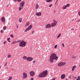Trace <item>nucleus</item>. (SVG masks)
Wrapping results in <instances>:
<instances>
[{
	"label": "nucleus",
	"mask_w": 80,
	"mask_h": 80,
	"mask_svg": "<svg viewBox=\"0 0 80 80\" xmlns=\"http://www.w3.org/2000/svg\"><path fill=\"white\" fill-rule=\"evenodd\" d=\"M0 68H1V66H0Z\"/></svg>",
	"instance_id": "obj_51"
},
{
	"label": "nucleus",
	"mask_w": 80,
	"mask_h": 80,
	"mask_svg": "<svg viewBox=\"0 0 80 80\" xmlns=\"http://www.w3.org/2000/svg\"><path fill=\"white\" fill-rule=\"evenodd\" d=\"M54 13H55V10H54Z\"/></svg>",
	"instance_id": "obj_52"
},
{
	"label": "nucleus",
	"mask_w": 80,
	"mask_h": 80,
	"mask_svg": "<svg viewBox=\"0 0 80 80\" xmlns=\"http://www.w3.org/2000/svg\"><path fill=\"white\" fill-rule=\"evenodd\" d=\"M72 30H74V29L72 28Z\"/></svg>",
	"instance_id": "obj_48"
},
{
	"label": "nucleus",
	"mask_w": 80,
	"mask_h": 80,
	"mask_svg": "<svg viewBox=\"0 0 80 80\" xmlns=\"http://www.w3.org/2000/svg\"><path fill=\"white\" fill-rule=\"evenodd\" d=\"M29 24H30V23L28 22L25 25V27H27V26H28V25H29Z\"/></svg>",
	"instance_id": "obj_19"
},
{
	"label": "nucleus",
	"mask_w": 80,
	"mask_h": 80,
	"mask_svg": "<svg viewBox=\"0 0 80 80\" xmlns=\"http://www.w3.org/2000/svg\"><path fill=\"white\" fill-rule=\"evenodd\" d=\"M76 58V56H72V58Z\"/></svg>",
	"instance_id": "obj_28"
},
{
	"label": "nucleus",
	"mask_w": 80,
	"mask_h": 80,
	"mask_svg": "<svg viewBox=\"0 0 80 80\" xmlns=\"http://www.w3.org/2000/svg\"><path fill=\"white\" fill-rule=\"evenodd\" d=\"M66 8H67V7L66 6V5L62 6V9H66Z\"/></svg>",
	"instance_id": "obj_21"
},
{
	"label": "nucleus",
	"mask_w": 80,
	"mask_h": 80,
	"mask_svg": "<svg viewBox=\"0 0 80 80\" xmlns=\"http://www.w3.org/2000/svg\"><path fill=\"white\" fill-rule=\"evenodd\" d=\"M32 33H34V31H33L32 32Z\"/></svg>",
	"instance_id": "obj_39"
},
{
	"label": "nucleus",
	"mask_w": 80,
	"mask_h": 80,
	"mask_svg": "<svg viewBox=\"0 0 80 80\" xmlns=\"http://www.w3.org/2000/svg\"><path fill=\"white\" fill-rule=\"evenodd\" d=\"M3 31H1V33H3Z\"/></svg>",
	"instance_id": "obj_38"
},
{
	"label": "nucleus",
	"mask_w": 80,
	"mask_h": 80,
	"mask_svg": "<svg viewBox=\"0 0 80 80\" xmlns=\"http://www.w3.org/2000/svg\"><path fill=\"white\" fill-rule=\"evenodd\" d=\"M5 43H6V41H5L3 42L4 45H5Z\"/></svg>",
	"instance_id": "obj_35"
},
{
	"label": "nucleus",
	"mask_w": 80,
	"mask_h": 80,
	"mask_svg": "<svg viewBox=\"0 0 80 80\" xmlns=\"http://www.w3.org/2000/svg\"><path fill=\"white\" fill-rule=\"evenodd\" d=\"M74 78H77V77H75Z\"/></svg>",
	"instance_id": "obj_50"
},
{
	"label": "nucleus",
	"mask_w": 80,
	"mask_h": 80,
	"mask_svg": "<svg viewBox=\"0 0 80 80\" xmlns=\"http://www.w3.org/2000/svg\"><path fill=\"white\" fill-rule=\"evenodd\" d=\"M11 37L12 38H13V35L12 34L11 35Z\"/></svg>",
	"instance_id": "obj_33"
},
{
	"label": "nucleus",
	"mask_w": 80,
	"mask_h": 80,
	"mask_svg": "<svg viewBox=\"0 0 80 80\" xmlns=\"http://www.w3.org/2000/svg\"><path fill=\"white\" fill-rule=\"evenodd\" d=\"M33 60V59L31 57H28V58L27 59V61H28L29 62H31V61H32Z\"/></svg>",
	"instance_id": "obj_11"
},
{
	"label": "nucleus",
	"mask_w": 80,
	"mask_h": 80,
	"mask_svg": "<svg viewBox=\"0 0 80 80\" xmlns=\"http://www.w3.org/2000/svg\"><path fill=\"white\" fill-rule=\"evenodd\" d=\"M62 46L63 47H65V46H64V43L62 44Z\"/></svg>",
	"instance_id": "obj_37"
},
{
	"label": "nucleus",
	"mask_w": 80,
	"mask_h": 80,
	"mask_svg": "<svg viewBox=\"0 0 80 80\" xmlns=\"http://www.w3.org/2000/svg\"><path fill=\"white\" fill-rule=\"evenodd\" d=\"M19 22H20V23H21V22H22V18H20L19 19Z\"/></svg>",
	"instance_id": "obj_20"
},
{
	"label": "nucleus",
	"mask_w": 80,
	"mask_h": 80,
	"mask_svg": "<svg viewBox=\"0 0 80 80\" xmlns=\"http://www.w3.org/2000/svg\"><path fill=\"white\" fill-rule=\"evenodd\" d=\"M65 64H66V62H61L58 64V67H62V66H64Z\"/></svg>",
	"instance_id": "obj_6"
},
{
	"label": "nucleus",
	"mask_w": 80,
	"mask_h": 80,
	"mask_svg": "<svg viewBox=\"0 0 80 80\" xmlns=\"http://www.w3.org/2000/svg\"><path fill=\"white\" fill-rule=\"evenodd\" d=\"M7 62H6V63H5L4 64V66H6L7 65Z\"/></svg>",
	"instance_id": "obj_34"
},
{
	"label": "nucleus",
	"mask_w": 80,
	"mask_h": 80,
	"mask_svg": "<svg viewBox=\"0 0 80 80\" xmlns=\"http://www.w3.org/2000/svg\"><path fill=\"white\" fill-rule=\"evenodd\" d=\"M58 0H57V1H56V2L55 4H56V3H57V2H58Z\"/></svg>",
	"instance_id": "obj_45"
},
{
	"label": "nucleus",
	"mask_w": 80,
	"mask_h": 80,
	"mask_svg": "<svg viewBox=\"0 0 80 80\" xmlns=\"http://www.w3.org/2000/svg\"><path fill=\"white\" fill-rule=\"evenodd\" d=\"M12 77H10L8 80H12Z\"/></svg>",
	"instance_id": "obj_23"
},
{
	"label": "nucleus",
	"mask_w": 80,
	"mask_h": 80,
	"mask_svg": "<svg viewBox=\"0 0 80 80\" xmlns=\"http://www.w3.org/2000/svg\"><path fill=\"white\" fill-rule=\"evenodd\" d=\"M13 43V44H15V42H13L12 43V44Z\"/></svg>",
	"instance_id": "obj_40"
},
{
	"label": "nucleus",
	"mask_w": 80,
	"mask_h": 80,
	"mask_svg": "<svg viewBox=\"0 0 80 80\" xmlns=\"http://www.w3.org/2000/svg\"><path fill=\"white\" fill-rule=\"evenodd\" d=\"M65 77V74H63L61 76V78L62 79H64Z\"/></svg>",
	"instance_id": "obj_15"
},
{
	"label": "nucleus",
	"mask_w": 80,
	"mask_h": 80,
	"mask_svg": "<svg viewBox=\"0 0 80 80\" xmlns=\"http://www.w3.org/2000/svg\"><path fill=\"white\" fill-rule=\"evenodd\" d=\"M76 68V66H74L72 67V71H73L75 70V68Z\"/></svg>",
	"instance_id": "obj_17"
},
{
	"label": "nucleus",
	"mask_w": 80,
	"mask_h": 80,
	"mask_svg": "<svg viewBox=\"0 0 80 80\" xmlns=\"http://www.w3.org/2000/svg\"><path fill=\"white\" fill-rule=\"evenodd\" d=\"M23 79H25V78H26L27 77V74L25 72H24L23 73Z\"/></svg>",
	"instance_id": "obj_8"
},
{
	"label": "nucleus",
	"mask_w": 80,
	"mask_h": 80,
	"mask_svg": "<svg viewBox=\"0 0 80 80\" xmlns=\"http://www.w3.org/2000/svg\"><path fill=\"white\" fill-rule=\"evenodd\" d=\"M25 4V2L24 1H22L20 3V7L19 8V11H20L21 10L23 9V5H24V4Z\"/></svg>",
	"instance_id": "obj_4"
},
{
	"label": "nucleus",
	"mask_w": 80,
	"mask_h": 80,
	"mask_svg": "<svg viewBox=\"0 0 80 80\" xmlns=\"http://www.w3.org/2000/svg\"><path fill=\"white\" fill-rule=\"evenodd\" d=\"M29 74L30 76L31 77H33V76H35V72L33 71H31L29 72Z\"/></svg>",
	"instance_id": "obj_9"
},
{
	"label": "nucleus",
	"mask_w": 80,
	"mask_h": 80,
	"mask_svg": "<svg viewBox=\"0 0 80 80\" xmlns=\"http://www.w3.org/2000/svg\"><path fill=\"white\" fill-rule=\"evenodd\" d=\"M1 0H0V1Z\"/></svg>",
	"instance_id": "obj_55"
},
{
	"label": "nucleus",
	"mask_w": 80,
	"mask_h": 80,
	"mask_svg": "<svg viewBox=\"0 0 80 80\" xmlns=\"http://www.w3.org/2000/svg\"><path fill=\"white\" fill-rule=\"evenodd\" d=\"M53 22L51 24V26L52 27H55L57 23V22L55 19H53Z\"/></svg>",
	"instance_id": "obj_5"
},
{
	"label": "nucleus",
	"mask_w": 80,
	"mask_h": 80,
	"mask_svg": "<svg viewBox=\"0 0 80 80\" xmlns=\"http://www.w3.org/2000/svg\"><path fill=\"white\" fill-rule=\"evenodd\" d=\"M71 78V76H70L69 77V78Z\"/></svg>",
	"instance_id": "obj_47"
},
{
	"label": "nucleus",
	"mask_w": 80,
	"mask_h": 80,
	"mask_svg": "<svg viewBox=\"0 0 80 80\" xmlns=\"http://www.w3.org/2000/svg\"><path fill=\"white\" fill-rule=\"evenodd\" d=\"M50 57L56 60H58V57H57V54L55 53H52Z\"/></svg>",
	"instance_id": "obj_3"
},
{
	"label": "nucleus",
	"mask_w": 80,
	"mask_h": 80,
	"mask_svg": "<svg viewBox=\"0 0 80 80\" xmlns=\"http://www.w3.org/2000/svg\"><path fill=\"white\" fill-rule=\"evenodd\" d=\"M51 1H52V0H46L47 2H51Z\"/></svg>",
	"instance_id": "obj_25"
},
{
	"label": "nucleus",
	"mask_w": 80,
	"mask_h": 80,
	"mask_svg": "<svg viewBox=\"0 0 80 80\" xmlns=\"http://www.w3.org/2000/svg\"><path fill=\"white\" fill-rule=\"evenodd\" d=\"M73 20H74V19H73V20H72V21H73Z\"/></svg>",
	"instance_id": "obj_53"
},
{
	"label": "nucleus",
	"mask_w": 80,
	"mask_h": 80,
	"mask_svg": "<svg viewBox=\"0 0 80 80\" xmlns=\"http://www.w3.org/2000/svg\"><path fill=\"white\" fill-rule=\"evenodd\" d=\"M60 36H61V33H60L58 34V36L57 37V38H59Z\"/></svg>",
	"instance_id": "obj_24"
},
{
	"label": "nucleus",
	"mask_w": 80,
	"mask_h": 80,
	"mask_svg": "<svg viewBox=\"0 0 80 80\" xmlns=\"http://www.w3.org/2000/svg\"><path fill=\"white\" fill-rule=\"evenodd\" d=\"M10 38H8V40H10Z\"/></svg>",
	"instance_id": "obj_42"
},
{
	"label": "nucleus",
	"mask_w": 80,
	"mask_h": 80,
	"mask_svg": "<svg viewBox=\"0 0 80 80\" xmlns=\"http://www.w3.org/2000/svg\"><path fill=\"white\" fill-rule=\"evenodd\" d=\"M1 21L3 23H5V19L4 17H3L1 19Z\"/></svg>",
	"instance_id": "obj_12"
},
{
	"label": "nucleus",
	"mask_w": 80,
	"mask_h": 80,
	"mask_svg": "<svg viewBox=\"0 0 80 80\" xmlns=\"http://www.w3.org/2000/svg\"><path fill=\"white\" fill-rule=\"evenodd\" d=\"M52 4H51L50 5H49V7H52Z\"/></svg>",
	"instance_id": "obj_36"
},
{
	"label": "nucleus",
	"mask_w": 80,
	"mask_h": 80,
	"mask_svg": "<svg viewBox=\"0 0 80 80\" xmlns=\"http://www.w3.org/2000/svg\"><path fill=\"white\" fill-rule=\"evenodd\" d=\"M13 1H14V2H17V0L18 2H21L22 0H13Z\"/></svg>",
	"instance_id": "obj_22"
},
{
	"label": "nucleus",
	"mask_w": 80,
	"mask_h": 80,
	"mask_svg": "<svg viewBox=\"0 0 80 80\" xmlns=\"http://www.w3.org/2000/svg\"><path fill=\"white\" fill-rule=\"evenodd\" d=\"M33 63H35V61H33Z\"/></svg>",
	"instance_id": "obj_41"
},
{
	"label": "nucleus",
	"mask_w": 80,
	"mask_h": 80,
	"mask_svg": "<svg viewBox=\"0 0 80 80\" xmlns=\"http://www.w3.org/2000/svg\"><path fill=\"white\" fill-rule=\"evenodd\" d=\"M48 74V72L47 70H45L40 74L38 76V77H39V78H43V77H45Z\"/></svg>",
	"instance_id": "obj_1"
},
{
	"label": "nucleus",
	"mask_w": 80,
	"mask_h": 80,
	"mask_svg": "<svg viewBox=\"0 0 80 80\" xmlns=\"http://www.w3.org/2000/svg\"><path fill=\"white\" fill-rule=\"evenodd\" d=\"M66 80H67V79H66Z\"/></svg>",
	"instance_id": "obj_54"
},
{
	"label": "nucleus",
	"mask_w": 80,
	"mask_h": 80,
	"mask_svg": "<svg viewBox=\"0 0 80 80\" xmlns=\"http://www.w3.org/2000/svg\"><path fill=\"white\" fill-rule=\"evenodd\" d=\"M28 57H27V56H24L23 57V60H27V58Z\"/></svg>",
	"instance_id": "obj_16"
},
{
	"label": "nucleus",
	"mask_w": 80,
	"mask_h": 80,
	"mask_svg": "<svg viewBox=\"0 0 80 80\" xmlns=\"http://www.w3.org/2000/svg\"><path fill=\"white\" fill-rule=\"evenodd\" d=\"M27 42L25 41H24L23 40H22L20 42H19V46L22 47H24L26 45Z\"/></svg>",
	"instance_id": "obj_2"
},
{
	"label": "nucleus",
	"mask_w": 80,
	"mask_h": 80,
	"mask_svg": "<svg viewBox=\"0 0 80 80\" xmlns=\"http://www.w3.org/2000/svg\"><path fill=\"white\" fill-rule=\"evenodd\" d=\"M21 42V40H18L17 41H16V43H18V42Z\"/></svg>",
	"instance_id": "obj_32"
},
{
	"label": "nucleus",
	"mask_w": 80,
	"mask_h": 80,
	"mask_svg": "<svg viewBox=\"0 0 80 80\" xmlns=\"http://www.w3.org/2000/svg\"><path fill=\"white\" fill-rule=\"evenodd\" d=\"M32 25H31L26 29L25 32H27V31H29V30H31V29H32Z\"/></svg>",
	"instance_id": "obj_7"
},
{
	"label": "nucleus",
	"mask_w": 80,
	"mask_h": 80,
	"mask_svg": "<svg viewBox=\"0 0 80 80\" xmlns=\"http://www.w3.org/2000/svg\"><path fill=\"white\" fill-rule=\"evenodd\" d=\"M17 28H18V26H17Z\"/></svg>",
	"instance_id": "obj_49"
},
{
	"label": "nucleus",
	"mask_w": 80,
	"mask_h": 80,
	"mask_svg": "<svg viewBox=\"0 0 80 80\" xmlns=\"http://www.w3.org/2000/svg\"><path fill=\"white\" fill-rule=\"evenodd\" d=\"M54 48H57V45H55L54 46Z\"/></svg>",
	"instance_id": "obj_31"
},
{
	"label": "nucleus",
	"mask_w": 80,
	"mask_h": 80,
	"mask_svg": "<svg viewBox=\"0 0 80 80\" xmlns=\"http://www.w3.org/2000/svg\"><path fill=\"white\" fill-rule=\"evenodd\" d=\"M80 76H79L78 77V78L76 79V80H80Z\"/></svg>",
	"instance_id": "obj_27"
},
{
	"label": "nucleus",
	"mask_w": 80,
	"mask_h": 80,
	"mask_svg": "<svg viewBox=\"0 0 80 80\" xmlns=\"http://www.w3.org/2000/svg\"><path fill=\"white\" fill-rule=\"evenodd\" d=\"M55 80V78H54L52 79V80Z\"/></svg>",
	"instance_id": "obj_44"
},
{
	"label": "nucleus",
	"mask_w": 80,
	"mask_h": 80,
	"mask_svg": "<svg viewBox=\"0 0 80 80\" xmlns=\"http://www.w3.org/2000/svg\"><path fill=\"white\" fill-rule=\"evenodd\" d=\"M53 60L55 59L52 58H51L50 56V57L49 61L50 63H53Z\"/></svg>",
	"instance_id": "obj_10"
},
{
	"label": "nucleus",
	"mask_w": 80,
	"mask_h": 80,
	"mask_svg": "<svg viewBox=\"0 0 80 80\" xmlns=\"http://www.w3.org/2000/svg\"><path fill=\"white\" fill-rule=\"evenodd\" d=\"M36 15L37 16H41V15H42V12H36Z\"/></svg>",
	"instance_id": "obj_14"
},
{
	"label": "nucleus",
	"mask_w": 80,
	"mask_h": 80,
	"mask_svg": "<svg viewBox=\"0 0 80 80\" xmlns=\"http://www.w3.org/2000/svg\"><path fill=\"white\" fill-rule=\"evenodd\" d=\"M52 27L51 26V24L50 25V24H48L45 27V28H50V27Z\"/></svg>",
	"instance_id": "obj_13"
},
{
	"label": "nucleus",
	"mask_w": 80,
	"mask_h": 80,
	"mask_svg": "<svg viewBox=\"0 0 80 80\" xmlns=\"http://www.w3.org/2000/svg\"><path fill=\"white\" fill-rule=\"evenodd\" d=\"M66 7H70V4H68L66 5Z\"/></svg>",
	"instance_id": "obj_26"
},
{
	"label": "nucleus",
	"mask_w": 80,
	"mask_h": 80,
	"mask_svg": "<svg viewBox=\"0 0 80 80\" xmlns=\"http://www.w3.org/2000/svg\"><path fill=\"white\" fill-rule=\"evenodd\" d=\"M39 6L38 4H36L35 6V8L36 9H38V8Z\"/></svg>",
	"instance_id": "obj_18"
},
{
	"label": "nucleus",
	"mask_w": 80,
	"mask_h": 80,
	"mask_svg": "<svg viewBox=\"0 0 80 80\" xmlns=\"http://www.w3.org/2000/svg\"><path fill=\"white\" fill-rule=\"evenodd\" d=\"M80 22V20H78V21H77V22Z\"/></svg>",
	"instance_id": "obj_43"
},
{
	"label": "nucleus",
	"mask_w": 80,
	"mask_h": 80,
	"mask_svg": "<svg viewBox=\"0 0 80 80\" xmlns=\"http://www.w3.org/2000/svg\"><path fill=\"white\" fill-rule=\"evenodd\" d=\"M8 42H10V40H8Z\"/></svg>",
	"instance_id": "obj_46"
},
{
	"label": "nucleus",
	"mask_w": 80,
	"mask_h": 80,
	"mask_svg": "<svg viewBox=\"0 0 80 80\" xmlns=\"http://www.w3.org/2000/svg\"><path fill=\"white\" fill-rule=\"evenodd\" d=\"M8 58H10V57H11V55L10 54H9L8 56Z\"/></svg>",
	"instance_id": "obj_29"
},
{
	"label": "nucleus",
	"mask_w": 80,
	"mask_h": 80,
	"mask_svg": "<svg viewBox=\"0 0 80 80\" xmlns=\"http://www.w3.org/2000/svg\"><path fill=\"white\" fill-rule=\"evenodd\" d=\"M6 29H7V27H6V26H4L3 28V30H6Z\"/></svg>",
	"instance_id": "obj_30"
}]
</instances>
